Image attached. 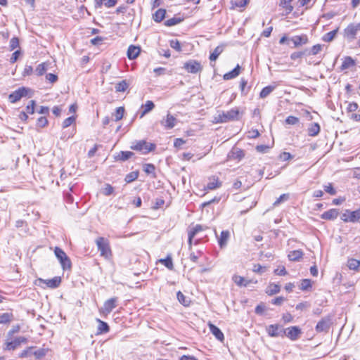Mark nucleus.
<instances>
[{"label":"nucleus","mask_w":360,"mask_h":360,"mask_svg":"<svg viewBox=\"0 0 360 360\" xmlns=\"http://www.w3.org/2000/svg\"><path fill=\"white\" fill-rule=\"evenodd\" d=\"M96 244L100 251L101 256L109 259L112 256V251L108 239L103 237H98L96 239Z\"/></svg>","instance_id":"nucleus-1"},{"label":"nucleus","mask_w":360,"mask_h":360,"mask_svg":"<svg viewBox=\"0 0 360 360\" xmlns=\"http://www.w3.org/2000/svg\"><path fill=\"white\" fill-rule=\"evenodd\" d=\"M130 148L132 150L141 151L143 154H147L155 150L156 146L154 143L141 140L134 142Z\"/></svg>","instance_id":"nucleus-2"},{"label":"nucleus","mask_w":360,"mask_h":360,"mask_svg":"<svg viewBox=\"0 0 360 360\" xmlns=\"http://www.w3.org/2000/svg\"><path fill=\"white\" fill-rule=\"evenodd\" d=\"M360 31L359 23H350L343 31L344 38L349 42L356 39L358 32Z\"/></svg>","instance_id":"nucleus-3"},{"label":"nucleus","mask_w":360,"mask_h":360,"mask_svg":"<svg viewBox=\"0 0 360 360\" xmlns=\"http://www.w3.org/2000/svg\"><path fill=\"white\" fill-rule=\"evenodd\" d=\"M239 110L238 108H233L227 112H222L216 117L217 122L224 123L229 121L238 120Z\"/></svg>","instance_id":"nucleus-4"},{"label":"nucleus","mask_w":360,"mask_h":360,"mask_svg":"<svg viewBox=\"0 0 360 360\" xmlns=\"http://www.w3.org/2000/svg\"><path fill=\"white\" fill-rule=\"evenodd\" d=\"M333 325V316L323 317L316 324L315 330L317 333H328Z\"/></svg>","instance_id":"nucleus-5"},{"label":"nucleus","mask_w":360,"mask_h":360,"mask_svg":"<svg viewBox=\"0 0 360 360\" xmlns=\"http://www.w3.org/2000/svg\"><path fill=\"white\" fill-rule=\"evenodd\" d=\"M54 253L64 270L71 269V261L67 256L66 253L61 248L56 247Z\"/></svg>","instance_id":"nucleus-6"},{"label":"nucleus","mask_w":360,"mask_h":360,"mask_svg":"<svg viewBox=\"0 0 360 360\" xmlns=\"http://www.w3.org/2000/svg\"><path fill=\"white\" fill-rule=\"evenodd\" d=\"M11 339L12 338L6 339L3 347L4 350H15L20 347L21 344H25L27 342V338L23 336L17 337L13 340H11Z\"/></svg>","instance_id":"nucleus-7"},{"label":"nucleus","mask_w":360,"mask_h":360,"mask_svg":"<svg viewBox=\"0 0 360 360\" xmlns=\"http://www.w3.org/2000/svg\"><path fill=\"white\" fill-rule=\"evenodd\" d=\"M117 301L118 298L116 297L107 300L104 302L103 307L100 309V313L104 315L109 314L117 307Z\"/></svg>","instance_id":"nucleus-8"},{"label":"nucleus","mask_w":360,"mask_h":360,"mask_svg":"<svg viewBox=\"0 0 360 360\" xmlns=\"http://www.w3.org/2000/svg\"><path fill=\"white\" fill-rule=\"evenodd\" d=\"M360 219V210L355 211L346 210L341 216V219L345 222H356Z\"/></svg>","instance_id":"nucleus-9"},{"label":"nucleus","mask_w":360,"mask_h":360,"mask_svg":"<svg viewBox=\"0 0 360 360\" xmlns=\"http://www.w3.org/2000/svg\"><path fill=\"white\" fill-rule=\"evenodd\" d=\"M184 68L189 73L196 74L200 72L202 68L200 62L190 60L184 63Z\"/></svg>","instance_id":"nucleus-10"},{"label":"nucleus","mask_w":360,"mask_h":360,"mask_svg":"<svg viewBox=\"0 0 360 360\" xmlns=\"http://www.w3.org/2000/svg\"><path fill=\"white\" fill-rule=\"evenodd\" d=\"M301 334L302 331L298 326H291L283 329V335H285L292 341L297 340Z\"/></svg>","instance_id":"nucleus-11"},{"label":"nucleus","mask_w":360,"mask_h":360,"mask_svg":"<svg viewBox=\"0 0 360 360\" xmlns=\"http://www.w3.org/2000/svg\"><path fill=\"white\" fill-rule=\"evenodd\" d=\"M266 332L270 337L283 336V329L278 324H271L266 327Z\"/></svg>","instance_id":"nucleus-12"},{"label":"nucleus","mask_w":360,"mask_h":360,"mask_svg":"<svg viewBox=\"0 0 360 360\" xmlns=\"http://www.w3.org/2000/svg\"><path fill=\"white\" fill-rule=\"evenodd\" d=\"M29 91V89L25 87L19 88L18 90L15 91L9 95L10 101L11 103H15L18 101L22 97L25 96Z\"/></svg>","instance_id":"nucleus-13"},{"label":"nucleus","mask_w":360,"mask_h":360,"mask_svg":"<svg viewBox=\"0 0 360 360\" xmlns=\"http://www.w3.org/2000/svg\"><path fill=\"white\" fill-rule=\"evenodd\" d=\"M176 119L170 113H167V116L160 121V124L165 129H171L176 124Z\"/></svg>","instance_id":"nucleus-14"},{"label":"nucleus","mask_w":360,"mask_h":360,"mask_svg":"<svg viewBox=\"0 0 360 360\" xmlns=\"http://www.w3.org/2000/svg\"><path fill=\"white\" fill-rule=\"evenodd\" d=\"M208 326L210 332L212 335L219 341L223 342L224 340V336L221 330L217 327L215 325L212 323L211 322L208 323Z\"/></svg>","instance_id":"nucleus-15"},{"label":"nucleus","mask_w":360,"mask_h":360,"mask_svg":"<svg viewBox=\"0 0 360 360\" xmlns=\"http://www.w3.org/2000/svg\"><path fill=\"white\" fill-rule=\"evenodd\" d=\"M39 281L40 283H46L47 287L51 288H56L59 286L61 282V278L59 276H56L49 280H44L42 278H39Z\"/></svg>","instance_id":"nucleus-16"},{"label":"nucleus","mask_w":360,"mask_h":360,"mask_svg":"<svg viewBox=\"0 0 360 360\" xmlns=\"http://www.w3.org/2000/svg\"><path fill=\"white\" fill-rule=\"evenodd\" d=\"M140 51L141 49L139 46L130 45L127 50V57L130 60L135 59L139 56Z\"/></svg>","instance_id":"nucleus-17"},{"label":"nucleus","mask_w":360,"mask_h":360,"mask_svg":"<svg viewBox=\"0 0 360 360\" xmlns=\"http://www.w3.org/2000/svg\"><path fill=\"white\" fill-rule=\"evenodd\" d=\"M339 212L337 209H330L323 212L321 218L325 220H333L338 217Z\"/></svg>","instance_id":"nucleus-18"},{"label":"nucleus","mask_w":360,"mask_h":360,"mask_svg":"<svg viewBox=\"0 0 360 360\" xmlns=\"http://www.w3.org/2000/svg\"><path fill=\"white\" fill-rule=\"evenodd\" d=\"M290 40L293 42L295 47H297L306 44L308 42V37L306 34L297 35L292 37Z\"/></svg>","instance_id":"nucleus-19"},{"label":"nucleus","mask_w":360,"mask_h":360,"mask_svg":"<svg viewBox=\"0 0 360 360\" xmlns=\"http://www.w3.org/2000/svg\"><path fill=\"white\" fill-rule=\"evenodd\" d=\"M221 182L219 180V178L212 176L209 179V181L205 187L208 190H214L221 187Z\"/></svg>","instance_id":"nucleus-20"},{"label":"nucleus","mask_w":360,"mask_h":360,"mask_svg":"<svg viewBox=\"0 0 360 360\" xmlns=\"http://www.w3.org/2000/svg\"><path fill=\"white\" fill-rule=\"evenodd\" d=\"M244 155H245V154H244V152L243 150H241L240 148H233L231 150V151L229 153L228 157L230 159L240 160L244 157Z\"/></svg>","instance_id":"nucleus-21"},{"label":"nucleus","mask_w":360,"mask_h":360,"mask_svg":"<svg viewBox=\"0 0 360 360\" xmlns=\"http://www.w3.org/2000/svg\"><path fill=\"white\" fill-rule=\"evenodd\" d=\"M355 64V60L352 57L346 56L343 58L340 69L345 70L354 66Z\"/></svg>","instance_id":"nucleus-22"},{"label":"nucleus","mask_w":360,"mask_h":360,"mask_svg":"<svg viewBox=\"0 0 360 360\" xmlns=\"http://www.w3.org/2000/svg\"><path fill=\"white\" fill-rule=\"evenodd\" d=\"M232 279L233 282L240 287H246L251 282L250 280H245L243 277L238 275H234Z\"/></svg>","instance_id":"nucleus-23"},{"label":"nucleus","mask_w":360,"mask_h":360,"mask_svg":"<svg viewBox=\"0 0 360 360\" xmlns=\"http://www.w3.org/2000/svg\"><path fill=\"white\" fill-rule=\"evenodd\" d=\"M50 65L51 63L49 62H44L38 65L35 70L37 75L39 76L43 75L49 69Z\"/></svg>","instance_id":"nucleus-24"},{"label":"nucleus","mask_w":360,"mask_h":360,"mask_svg":"<svg viewBox=\"0 0 360 360\" xmlns=\"http://www.w3.org/2000/svg\"><path fill=\"white\" fill-rule=\"evenodd\" d=\"M240 65H237L236 67L233 70L224 74V79L225 80H229V79L236 77L240 73Z\"/></svg>","instance_id":"nucleus-25"},{"label":"nucleus","mask_w":360,"mask_h":360,"mask_svg":"<svg viewBox=\"0 0 360 360\" xmlns=\"http://www.w3.org/2000/svg\"><path fill=\"white\" fill-rule=\"evenodd\" d=\"M129 86V82L126 79L122 80L115 84L116 92H124Z\"/></svg>","instance_id":"nucleus-26"},{"label":"nucleus","mask_w":360,"mask_h":360,"mask_svg":"<svg viewBox=\"0 0 360 360\" xmlns=\"http://www.w3.org/2000/svg\"><path fill=\"white\" fill-rule=\"evenodd\" d=\"M309 136H315L320 132V126L318 123H312L307 129Z\"/></svg>","instance_id":"nucleus-27"},{"label":"nucleus","mask_w":360,"mask_h":360,"mask_svg":"<svg viewBox=\"0 0 360 360\" xmlns=\"http://www.w3.org/2000/svg\"><path fill=\"white\" fill-rule=\"evenodd\" d=\"M165 14H166L165 9L159 8L153 14V19L157 22H160L165 18Z\"/></svg>","instance_id":"nucleus-28"},{"label":"nucleus","mask_w":360,"mask_h":360,"mask_svg":"<svg viewBox=\"0 0 360 360\" xmlns=\"http://www.w3.org/2000/svg\"><path fill=\"white\" fill-rule=\"evenodd\" d=\"M303 256V252L301 250H296L290 252L288 258L290 261H299Z\"/></svg>","instance_id":"nucleus-29"},{"label":"nucleus","mask_w":360,"mask_h":360,"mask_svg":"<svg viewBox=\"0 0 360 360\" xmlns=\"http://www.w3.org/2000/svg\"><path fill=\"white\" fill-rule=\"evenodd\" d=\"M224 51V45H219L217 46L212 53H211L209 58L211 61H215L219 56Z\"/></svg>","instance_id":"nucleus-30"},{"label":"nucleus","mask_w":360,"mask_h":360,"mask_svg":"<svg viewBox=\"0 0 360 360\" xmlns=\"http://www.w3.org/2000/svg\"><path fill=\"white\" fill-rule=\"evenodd\" d=\"M155 107V105L153 101H148L144 105H141V108L143 109V110L141 113V117H143L146 114L148 113L150 111H151Z\"/></svg>","instance_id":"nucleus-31"},{"label":"nucleus","mask_w":360,"mask_h":360,"mask_svg":"<svg viewBox=\"0 0 360 360\" xmlns=\"http://www.w3.org/2000/svg\"><path fill=\"white\" fill-rule=\"evenodd\" d=\"M229 237V232L228 231H223L221 232L220 237L219 238V245L221 248L225 246L227 243V240Z\"/></svg>","instance_id":"nucleus-32"},{"label":"nucleus","mask_w":360,"mask_h":360,"mask_svg":"<svg viewBox=\"0 0 360 360\" xmlns=\"http://www.w3.org/2000/svg\"><path fill=\"white\" fill-rule=\"evenodd\" d=\"M293 0H280V6L285 8L287 13H290L293 10V6L291 5V2Z\"/></svg>","instance_id":"nucleus-33"},{"label":"nucleus","mask_w":360,"mask_h":360,"mask_svg":"<svg viewBox=\"0 0 360 360\" xmlns=\"http://www.w3.org/2000/svg\"><path fill=\"white\" fill-rule=\"evenodd\" d=\"M97 321L98 322V331L99 333H106L109 331L110 328L107 323L100 319H97Z\"/></svg>","instance_id":"nucleus-34"},{"label":"nucleus","mask_w":360,"mask_h":360,"mask_svg":"<svg viewBox=\"0 0 360 360\" xmlns=\"http://www.w3.org/2000/svg\"><path fill=\"white\" fill-rule=\"evenodd\" d=\"M338 32V28L326 33V34L323 35V37L322 38L323 41H324L326 42L332 41L334 39L335 37L336 36Z\"/></svg>","instance_id":"nucleus-35"},{"label":"nucleus","mask_w":360,"mask_h":360,"mask_svg":"<svg viewBox=\"0 0 360 360\" xmlns=\"http://www.w3.org/2000/svg\"><path fill=\"white\" fill-rule=\"evenodd\" d=\"M183 20V18L179 17H174L165 21L164 24L165 26L172 27L180 23Z\"/></svg>","instance_id":"nucleus-36"},{"label":"nucleus","mask_w":360,"mask_h":360,"mask_svg":"<svg viewBox=\"0 0 360 360\" xmlns=\"http://www.w3.org/2000/svg\"><path fill=\"white\" fill-rule=\"evenodd\" d=\"M360 266V261L355 259H349L347 261V266L351 270H357Z\"/></svg>","instance_id":"nucleus-37"},{"label":"nucleus","mask_w":360,"mask_h":360,"mask_svg":"<svg viewBox=\"0 0 360 360\" xmlns=\"http://www.w3.org/2000/svg\"><path fill=\"white\" fill-rule=\"evenodd\" d=\"M280 285L277 284H271L266 290V293L269 294V295H272L278 293L280 292Z\"/></svg>","instance_id":"nucleus-38"},{"label":"nucleus","mask_w":360,"mask_h":360,"mask_svg":"<svg viewBox=\"0 0 360 360\" xmlns=\"http://www.w3.org/2000/svg\"><path fill=\"white\" fill-rule=\"evenodd\" d=\"M13 315L11 313H4L0 315V323H7L12 321Z\"/></svg>","instance_id":"nucleus-39"},{"label":"nucleus","mask_w":360,"mask_h":360,"mask_svg":"<svg viewBox=\"0 0 360 360\" xmlns=\"http://www.w3.org/2000/svg\"><path fill=\"white\" fill-rule=\"evenodd\" d=\"M274 89V86H267L262 89L259 94V96L262 98H264L268 96Z\"/></svg>","instance_id":"nucleus-40"},{"label":"nucleus","mask_w":360,"mask_h":360,"mask_svg":"<svg viewBox=\"0 0 360 360\" xmlns=\"http://www.w3.org/2000/svg\"><path fill=\"white\" fill-rule=\"evenodd\" d=\"M134 155V153L130 151H121L117 158L119 160L125 161L131 158Z\"/></svg>","instance_id":"nucleus-41"},{"label":"nucleus","mask_w":360,"mask_h":360,"mask_svg":"<svg viewBox=\"0 0 360 360\" xmlns=\"http://www.w3.org/2000/svg\"><path fill=\"white\" fill-rule=\"evenodd\" d=\"M138 176L139 172L137 171L131 172L126 175L124 180L127 183H131L135 181Z\"/></svg>","instance_id":"nucleus-42"},{"label":"nucleus","mask_w":360,"mask_h":360,"mask_svg":"<svg viewBox=\"0 0 360 360\" xmlns=\"http://www.w3.org/2000/svg\"><path fill=\"white\" fill-rule=\"evenodd\" d=\"M160 262L162 264H163L169 269H170V270L173 269L174 265H173L172 259L171 257L168 256L165 259H161L160 260Z\"/></svg>","instance_id":"nucleus-43"},{"label":"nucleus","mask_w":360,"mask_h":360,"mask_svg":"<svg viewBox=\"0 0 360 360\" xmlns=\"http://www.w3.org/2000/svg\"><path fill=\"white\" fill-rule=\"evenodd\" d=\"M177 299L179 302L182 304L184 306H188L190 302L186 299L185 295L181 292L179 291L176 294Z\"/></svg>","instance_id":"nucleus-44"},{"label":"nucleus","mask_w":360,"mask_h":360,"mask_svg":"<svg viewBox=\"0 0 360 360\" xmlns=\"http://www.w3.org/2000/svg\"><path fill=\"white\" fill-rule=\"evenodd\" d=\"M124 112V107L117 108L115 113V121L120 120L123 117Z\"/></svg>","instance_id":"nucleus-45"},{"label":"nucleus","mask_w":360,"mask_h":360,"mask_svg":"<svg viewBox=\"0 0 360 360\" xmlns=\"http://www.w3.org/2000/svg\"><path fill=\"white\" fill-rule=\"evenodd\" d=\"M48 124V120L46 117H40L37 120V127L43 128Z\"/></svg>","instance_id":"nucleus-46"},{"label":"nucleus","mask_w":360,"mask_h":360,"mask_svg":"<svg viewBox=\"0 0 360 360\" xmlns=\"http://www.w3.org/2000/svg\"><path fill=\"white\" fill-rule=\"evenodd\" d=\"M311 286V282L309 279H303L300 285V290H307Z\"/></svg>","instance_id":"nucleus-47"},{"label":"nucleus","mask_w":360,"mask_h":360,"mask_svg":"<svg viewBox=\"0 0 360 360\" xmlns=\"http://www.w3.org/2000/svg\"><path fill=\"white\" fill-rule=\"evenodd\" d=\"M20 325H15V326H13L12 327V328L7 333V338H12L13 335L15 334V333H17L20 331Z\"/></svg>","instance_id":"nucleus-48"},{"label":"nucleus","mask_w":360,"mask_h":360,"mask_svg":"<svg viewBox=\"0 0 360 360\" xmlns=\"http://www.w3.org/2000/svg\"><path fill=\"white\" fill-rule=\"evenodd\" d=\"M155 169V167L153 164L148 163V164H145L143 165V171L148 174L154 173Z\"/></svg>","instance_id":"nucleus-49"},{"label":"nucleus","mask_w":360,"mask_h":360,"mask_svg":"<svg viewBox=\"0 0 360 360\" xmlns=\"http://www.w3.org/2000/svg\"><path fill=\"white\" fill-rule=\"evenodd\" d=\"M289 198V195L284 193L282 194L274 202V206H278L280 203L288 200Z\"/></svg>","instance_id":"nucleus-50"},{"label":"nucleus","mask_w":360,"mask_h":360,"mask_svg":"<svg viewBox=\"0 0 360 360\" xmlns=\"http://www.w3.org/2000/svg\"><path fill=\"white\" fill-rule=\"evenodd\" d=\"M170 46L177 51H181V47L180 42L177 39L171 40L169 42Z\"/></svg>","instance_id":"nucleus-51"},{"label":"nucleus","mask_w":360,"mask_h":360,"mask_svg":"<svg viewBox=\"0 0 360 360\" xmlns=\"http://www.w3.org/2000/svg\"><path fill=\"white\" fill-rule=\"evenodd\" d=\"M19 46V39L18 37H13L10 41L9 47L11 51L15 49Z\"/></svg>","instance_id":"nucleus-52"},{"label":"nucleus","mask_w":360,"mask_h":360,"mask_svg":"<svg viewBox=\"0 0 360 360\" xmlns=\"http://www.w3.org/2000/svg\"><path fill=\"white\" fill-rule=\"evenodd\" d=\"M34 105H35V101L33 100H31L30 101V103L26 107V113L27 114H33L34 112Z\"/></svg>","instance_id":"nucleus-53"},{"label":"nucleus","mask_w":360,"mask_h":360,"mask_svg":"<svg viewBox=\"0 0 360 360\" xmlns=\"http://www.w3.org/2000/svg\"><path fill=\"white\" fill-rule=\"evenodd\" d=\"M75 121L74 116L66 118L63 122V128H67L70 126Z\"/></svg>","instance_id":"nucleus-54"},{"label":"nucleus","mask_w":360,"mask_h":360,"mask_svg":"<svg viewBox=\"0 0 360 360\" xmlns=\"http://www.w3.org/2000/svg\"><path fill=\"white\" fill-rule=\"evenodd\" d=\"M285 122L288 124H291V125H294V124H296L299 122V119L297 117H295V116H288L286 120H285Z\"/></svg>","instance_id":"nucleus-55"},{"label":"nucleus","mask_w":360,"mask_h":360,"mask_svg":"<svg viewBox=\"0 0 360 360\" xmlns=\"http://www.w3.org/2000/svg\"><path fill=\"white\" fill-rule=\"evenodd\" d=\"M322 49V46L321 44H316L311 47L310 52L309 54L316 55L318 54Z\"/></svg>","instance_id":"nucleus-56"},{"label":"nucleus","mask_w":360,"mask_h":360,"mask_svg":"<svg viewBox=\"0 0 360 360\" xmlns=\"http://www.w3.org/2000/svg\"><path fill=\"white\" fill-rule=\"evenodd\" d=\"M203 226L200 224L195 225L193 229L188 231L189 233H193V235L195 236L198 232L203 231Z\"/></svg>","instance_id":"nucleus-57"},{"label":"nucleus","mask_w":360,"mask_h":360,"mask_svg":"<svg viewBox=\"0 0 360 360\" xmlns=\"http://www.w3.org/2000/svg\"><path fill=\"white\" fill-rule=\"evenodd\" d=\"M266 309L265 304L264 303H260L255 307V313L259 315H262L264 310Z\"/></svg>","instance_id":"nucleus-58"},{"label":"nucleus","mask_w":360,"mask_h":360,"mask_svg":"<svg viewBox=\"0 0 360 360\" xmlns=\"http://www.w3.org/2000/svg\"><path fill=\"white\" fill-rule=\"evenodd\" d=\"M114 188L110 184H106L104 189H103V194L105 195H110L113 193Z\"/></svg>","instance_id":"nucleus-59"},{"label":"nucleus","mask_w":360,"mask_h":360,"mask_svg":"<svg viewBox=\"0 0 360 360\" xmlns=\"http://www.w3.org/2000/svg\"><path fill=\"white\" fill-rule=\"evenodd\" d=\"M248 1V0H237L233 5H234L236 7L244 8L247 6Z\"/></svg>","instance_id":"nucleus-60"},{"label":"nucleus","mask_w":360,"mask_h":360,"mask_svg":"<svg viewBox=\"0 0 360 360\" xmlns=\"http://www.w3.org/2000/svg\"><path fill=\"white\" fill-rule=\"evenodd\" d=\"M358 108V104L356 103L352 102L349 103L347 105V110L348 112H355Z\"/></svg>","instance_id":"nucleus-61"},{"label":"nucleus","mask_w":360,"mask_h":360,"mask_svg":"<svg viewBox=\"0 0 360 360\" xmlns=\"http://www.w3.org/2000/svg\"><path fill=\"white\" fill-rule=\"evenodd\" d=\"M274 273L276 275H279V276H285L288 274L285 268L283 266H279L278 269H275Z\"/></svg>","instance_id":"nucleus-62"},{"label":"nucleus","mask_w":360,"mask_h":360,"mask_svg":"<svg viewBox=\"0 0 360 360\" xmlns=\"http://www.w3.org/2000/svg\"><path fill=\"white\" fill-rule=\"evenodd\" d=\"M285 300V298L283 297H277L271 300V303L275 305H281Z\"/></svg>","instance_id":"nucleus-63"},{"label":"nucleus","mask_w":360,"mask_h":360,"mask_svg":"<svg viewBox=\"0 0 360 360\" xmlns=\"http://www.w3.org/2000/svg\"><path fill=\"white\" fill-rule=\"evenodd\" d=\"M21 54V52L20 50H17L15 51L13 54H12V56L10 59V62L11 63H14L17 61V60L18 59L20 55Z\"/></svg>","instance_id":"nucleus-64"}]
</instances>
